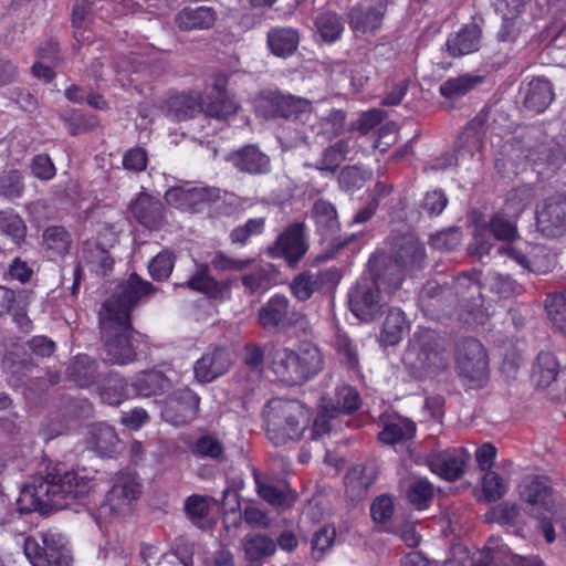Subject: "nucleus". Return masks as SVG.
Instances as JSON below:
<instances>
[{
    "label": "nucleus",
    "mask_w": 566,
    "mask_h": 566,
    "mask_svg": "<svg viewBox=\"0 0 566 566\" xmlns=\"http://www.w3.org/2000/svg\"><path fill=\"white\" fill-rule=\"evenodd\" d=\"M91 479L85 469H66L63 464L48 468L44 476H35L21 490L18 504L21 512L49 513L64 509L69 501L85 495Z\"/></svg>",
    "instance_id": "1"
},
{
    "label": "nucleus",
    "mask_w": 566,
    "mask_h": 566,
    "mask_svg": "<svg viewBox=\"0 0 566 566\" xmlns=\"http://www.w3.org/2000/svg\"><path fill=\"white\" fill-rule=\"evenodd\" d=\"M209 102L206 107L201 103L200 95L197 93L177 94L170 96L164 106V112L171 120L181 122L193 118L197 114L203 112L207 117L217 120H228L238 112L237 102L231 98L226 91V82L217 80L209 93Z\"/></svg>",
    "instance_id": "2"
},
{
    "label": "nucleus",
    "mask_w": 566,
    "mask_h": 566,
    "mask_svg": "<svg viewBox=\"0 0 566 566\" xmlns=\"http://www.w3.org/2000/svg\"><path fill=\"white\" fill-rule=\"evenodd\" d=\"M324 367L321 350L311 344L297 349L276 348L270 359V369L276 378L289 386L302 385L317 376Z\"/></svg>",
    "instance_id": "3"
},
{
    "label": "nucleus",
    "mask_w": 566,
    "mask_h": 566,
    "mask_svg": "<svg viewBox=\"0 0 566 566\" xmlns=\"http://www.w3.org/2000/svg\"><path fill=\"white\" fill-rule=\"evenodd\" d=\"M450 357L439 336L431 329L419 328L409 340L403 363L417 379L436 377L449 366Z\"/></svg>",
    "instance_id": "4"
},
{
    "label": "nucleus",
    "mask_w": 566,
    "mask_h": 566,
    "mask_svg": "<svg viewBox=\"0 0 566 566\" xmlns=\"http://www.w3.org/2000/svg\"><path fill=\"white\" fill-rule=\"evenodd\" d=\"M99 314V327L104 346V360L112 365H128L136 360L145 337L136 332L130 321Z\"/></svg>",
    "instance_id": "5"
},
{
    "label": "nucleus",
    "mask_w": 566,
    "mask_h": 566,
    "mask_svg": "<svg viewBox=\"0 0 566 566\" xmlns=\"http://www.w3.org/2000/svg\"><path fill=\"white\" fill-rule=\"evenodd\" d=\"M266 433L275 446L302 437L310 411L298 400L274 398L264 410Z\"/></svg>",
    "instance_id": "6"
},
{
    "label": "nucleus",
    "mask_w": 566,
    "mask_h": 566,
    "mask_svg": "<svg viewBox=\"0 0 566 566\" xmlns=\"http://www.w3.org/2000/svg\"><path fill=\"white\" fill-rule=\"evenodd\" d=\"M402 282V275L398 274L386 286L384 277H377L376 281H359L348 294L349 308L353 314L364 321L374 319L382 307L384 300L379 294L380 289H387L388 293L398 290Z\"/></svg>",
    "instance_id": "7"
},
{
    "label": "nucleus",
    "mask_w": 566,
    "mask_h": 566,
    "mask_svg": "<svg viewBox=\"0 0 566 566\" xmlns=\"http://www.w3.org/2000/svg\"><path fill=\"white\" fill-rule=\"evenodd\" d=\"M156 289L148 281L143 280L136 273H132L127 280L122 282L114 294L106 300L99 314H112L115 318L130 321V312L154 293Z\"/></svg>",
    "instance_id": "8"
},
{
    "label": "nucleus",
    "mask_w": 566,
    "mask_h": 566,
    "mask_svg": "<svg viewBox=\"0 0 566 566\" xmlns=\"http://www.w3.org/2000/svg\"><path fill=\"white\" fill-rule=\"evenodd\" d=\"M23 553L32 566H67L70 562L64 537L52 531L25 537Z\"/></svg>",
    "instance_id": "9"
},
{
    "label": "nucleus",
    "mask_w": 566,
    "mask_h": 566,
    "mask_svg": "<svg viewBox=\"0 0 566 566\" xmlns=\"http://www.w3.org/2000/svg\"><path fill=\"white\" fill-rule=\"evenodd\" d=\"M459 377L469 387H482L488 379L489 360L483 345L475 338L461 340L455 350Z\"/></svg>",
    "instance_id": "10"
},
{
    "label": "nucleus",
    "mask_w": 566,
    "mask_h": 566,
    "mask_svg": "<svg viewBox=\"0 0 566 566\" xmlns=\"http://www.w3.org/2000/svg\"><path fill=\"white\" fill-rule=\"evenodd\" d=\"M140 483L135 473L119 472L114 476L113 485L99 507V516L122 515L132 510L133 503L140 495Z\"/></svg>",
    "instance_id": "11"
},
{
    "label": "nucleus",
    "mask_w": 566,
    "mask_h": 566,
    "mask_svg": "<svg viewBox=\"0 0 566 566\" xmlns=\"http://www.w3.org/2000/svg\"><path fill=\"white\" fill-rule=\"evenodd\" d=\"M499 254H506L523 269L535 273H547L555 265V255L543 245H532L527 242H515L501 245Z\"/></svg>",
    "instance_id": "12"
},
{
    "label": "nucleus",
    "mask_w": 566,
    "mask_h": 566,
    "mask_svg": "<svg viewBox=\"0 0 566 566\" xmlns=\"http://www.w3.org/2000/svg\"><path fill=\"white\" fill-rule=\"evenodd\" d=\"M303 319V313L291 306L289 298L281 294L271 296L258 313V323L268 331L292 327Z\"/></svg>",
    "instance_id": "13"
},
{
    "label": "nucleus",
    "mask_w": 566,
    "mask_h": 566,
    "mask_svg": "<svg viewBox=\"0 0 566 566\" xmlns=\"http://www.w3.org/2000/svg\"><path fill=\"white\" fill-rule=\"evenodd\" d=\"M394 0H365L348 12L349 28L356 35H373L381 27L387 7Z\"/></svg>",
    "instance_id": "14"
},
{
    "label": "nucleus",
    "mask_w": 566,
    "mask_h": 566,
    "mask_svg": "<svg viewBox=\"0 0 566 566\" xmlns=\"http://www.w3.org/2000/svg\"><path fill=\"white\" fill-rule=\"evenodd\" d=\"M444 566H458L455 560H448ZM472 566H545L538 557H523L513 554L499 537H491L481 558Z\"/></svg>",
    "instance_id": "15"
},
{
    "label": "nucleus",
    "mask_w": 566,
    "mask_h": 566,
    "mask_svg": "<svg viewBox=\"0 0 566 566\" xmlns=\"http://www.w3.org/2000/svg\"><path fill=\"white\" fill-rule=\"evenodd\" d=\"M537 227L546 237L557 238L566 233V195L547 197L536 208Z\"/></svg>",
    "instance_id": "16"
},
{
    "label": "nucleus",
    "mask_w": 566,
    "mask_h": 566,
    "mask_svg": "<svg viewBox=\"0 0 566 566\" xmlns=\"http://www.w3.org/2000/svg\"><path fill=\"white\" fill-rule=\"evenodd\" d=\"M200 398L189 388H182L170 394L161 410L165 421L174 426H182L196 418Z\"/></svg>",
    "instance_id": "17"
},
{
    "label": "nucleus",
    "mask_w": 566,
    "mask_h": 566,
    "mask_svg": "<svg viewBox=\"0 0 566 566\" xmlns=\"http://www.w3.org/2000/svg\"><path fill=\"white\" fill-rule=\"evenodd\" d=\"M470 453L464 448H453L430 453L427 463L431 472L447 481H455L464 473Z\"/></svg>",
    "instance_id": "18"
},
{
    "label": "nucleus",
    "mask_w": 566,
    "mask_h": 566,
    "mask_svg": "<svg viewBox=\"0 0 566 566\" xmlns=\"http://www.w3.org/2000/svg\"><path fill=\"white\" fill-rule=\"evenodd\" d=\"M304 241V224L294 223L279 235L273 245L268 248V254L275 258H284L289 263L297 262L306 252Z\"/></svg>",
    "instance_id": "19"
},
{
    "label": "nucleus",
    "mask_w": 566,
    "mask_h": 566,
    "mask_svg": "<svg viewBox=\"0 0 566 566\" xmlns=\"http://www.w3.org/2000/svg\"><path fill=\"white\" fill-rule=\"evenodd\" d=\"M266 102L271 105L275 116L291 118L302 124L311 122L313 107L306 98L274 92L268 95Z\"/></svg>",
    "instance_id": "20"
},
{
    "label": "nucleus",
    "mask_w": 566,
    "mask_h": 566,
    "mask_svg": "<svg viewBox=\"0 0 566 566\" xmlns=\"http://www.w3.org/2000/svg\"><path fill=\"white\" fill-rule=\"evenodd\" d=\"M520 497L534 509H543L551 512L555 505V499L551 481L545 476H526L518 485Z\"/></svg>",
    "instance_id": "21"
},
{
    "label": "nucleus",
    "mask_w": 566,
    "mask_h": 566,
    "mask_svg": "<svg viewBox=\"0 0 566 566\" xmlns=\"http://www.w3.org/2000/svg\"><path fill=\"white\" fill-rule=\"evenodd\" d=\"M232 364L227 348L217 347L205 353L193 367L195 377L200 382H209L228 371Z\"/></svg>",
    "instance_id": "22"
},
{
    "label": "nucleus",
    "mask_w": 566,
    "mask_h": 566,
    "mask_svg": "<svg viewBox=\"0 0 566 566\" xmlns=\"http://www.w3.org/2000/svg\"><path fill=\"white\" fill-rule=\"evenodd\" d=\"M392 258L398 268L412 272L422 268L426 249L415 235L406 234L395 243Z\"/></svg>",
    "instance_id": "23"
},
{
    "label": "nucleus",
    "mask_w": 566,
    "mask_h": 566,
    "mask_svg": "<svg viewBox=\"0 0 566 566\" xmlns=\"http://www.w3.org/2000/svg\"><path fill=\"white\" fill-rule=\"evenodd\" d=\"M184 285L213 300L222 301L229 293V284L212 277L209 265L203 263L197 264L195 272Z\"/></svg>",
    "instance_id": "24"
},
{
    "label": "nucleus",
    "mask_w": 566,
    "mask_h": 566,
    "mask_svg": "<svg viewBox=\"0 0 566 566\" xmlns=\"http://www.w3.org/2000/svg\"><path fill=\"white\" fill-rule=\"evenodd\" d=\"M480 43L481 29L475 23H469L448 36L446 48L451 56L460 57L478 51Z\"/></svg>",
    "instance_id": "25"
},
{
    "label": "nucleus",
    "mask_w": 566,
    "mask_h": 566,
    "mask_svg": "<svg viewBox=\"0 0 566 566\" xmlns=\"http://www.w3.org/2000/svg\"><path fill=\"white\" fill-rule=\"evenodd\" d=\"M300 34L292 27H272L266 33V44L272 54L289 57L297 50Z\"/></svg>",
    "instance_id": "26"
},
{
    "label": "nucleus",
    "mask_w": 566,
    "mask_h": 566,
    "mask_svg": "<svg viewBox=\"0 0 566 566\" xmlns=\"http://www.w3.org/2000/svg\"><path fill=\"white\" fill-rule=\"evenodd\" d=\"M217 13L207 6L186 7L175 15V23L181 31L207 30L214 25Z\"/></svg>",
    "instance_id": "27"
},
{
    "label": "nucleus",
    "mask_w": 566,
    "mask_h": 566,
    "mask_svg": "<svg viewBox=\"0 0 566 566\" xmlns=\"http://www.w3.org/2000/svg\"><path fill=\"white\" fill-rule=\"evenodd\" d=\"M228 160L240 171L253 175L264 174L270 167L269 157L253 145L233 151Z\"/></svg>",
    "instance_id": "28"
},
{
    "label": "nucleus",
    "mask_w": 566,
    "mask_h": 566,
    "mask_svg": "<svg viewBox=\"0 0 566 566\" xmlns=\"http://www.w3.org/2000/svg\"><path fill=\"white\" fill-rule=\"evenodd\" d=\"M87 447L101 457H113L116 453L118 437L113 427L106 423H95L91 427Z\"/></svg>",
    "instance_id": "29"
},
{
    "label": "nucleus",
    "mask_w": 566,
    "mask_h": 566,
    "mask_svg": "<svg viewBox=\"0 0 566 566\" xmlns=\"http://www.w3.org/2000/svg\"><path fill=\"white\" fill-rule=\"evenodd\" d=\"M554 99L552 83L544 77L532 80L524 92V105L535 113L544 112Z\"/></svg>",
    "instance_id": "30"
},
{
    "label": "nucleus",
    "mask_w": 566,
    "mask_h": 566,
    "mask_svg": "<svg viewBox=\"0 0 566 566\" xmlns=\"http://www.w3.org/2000/svg\"><path fill=\"white\" fill-rule=\"evenodd\" d=\"M248 566H262V560L276 552V543L264 534L247 535L242 542Z\"/></svg>",
    "instance_id": "31"
},
{
    "label": "nucleus",
    "mask_w": 566,
    "mask_h": 566,
    "mask_svg": "<svg viewBox=\"0 0 566 566\" xmlns=\"http://www.w3.org/2000/svg\"><path fill=\"white\" fill-rule=\"evenodd\" d=\"M130 209L138 222L148 229H157L163 223L164 207L148 195H140Z\"/></svg>",
    "instance_id": "32"
},
{
    "label": "nucleus",
    "mask_w": 566,
    "mask_h": 566,
    "mask_svg": "<svg viewBox=\"0 0 566 566\" xmlns=\"http://www.w3.org/2000/svg\"><path fill=\"white\" fill-rule=\"evenodd\" d=\"M170 386V380L159 370L142 371L132 382L136 395L145 398L163 395Z\"/></svg>",
    "instance_id": "33"
},
{
    "label": "nucleus",
    "mask_w": 566,
    "mask_h": 566,
    "mask_svg": "<svg viewBox=\"0 0 566 566\" xmlns=\"http://www.w3.org/2000/svg\"><path fill=\"white\" fill-rule=\"evenodd\" d=\"M322 402L332 410V416L340 413H352L356 411L360 403L358 391L352 386H342L336 388L332 397L323 398Z\"/></svg>",
    "instance_id": "34"
},
{
    "label": "nucleus",
    "mask_w": 566,
    "mask_h": 566,
    "mask_svg": "<svg viewBox=\"0 0 566 566\" xmlns=\"http://www.w3.org/2000/svg\"><path fill=\"white\" fill-rule=\"evenodd\" d=\"M312 217L317 231L325 238L334 235L339 230V222L335 207L324 199L315 201L312 208Z\"/></svg>",
    "instance_id": "35"
},
{
    "label": "nucleus",
    "mask_w": 566,
    "mask_h": 566,
    "mask_svg": "<svg viewBox=\"0 0 566 566\" xmlns=\"http://www.w3.org/2000/svg\"><path fill=\"white\" fill-rule=\"evenodd\" d=\"M67 378L78 387H90L97 378L96 363L87 355H77L67 366Z\"/></svg>",
    "instance_id": "36"
},
{
    "label": "nucleus",
    "mask_w": 566,
    "mask_h": 566,
    "mask_svg": "<svg viewBox=\"0 0 566 566\" xmlns=\"http://www.w3.org/2000/svg\"><path fill=\"white\" fill-rule=\"evenodd\" d=\"M408 328V323L403 312L399 308H390L385 318L380 339L384 344L394 346L398 344Z\"/></svg>",
    "instance_id": "37"
},
{
    "label": "nucleus",
    "mask_w": 566,
    "mask_h": 566,
    "mask_svg": "<svg viewBox=\"0 0 566 566\" xmlns=\"http://www.w3.org/2000/svg\"><path fill=\"white\" fill-rule=\"evenodd\" d=\"M315 28L324 42L334 43L340 39L345 25L339 14L325 11L315 18Z\"/></svg>",
    "instance_id": "38"
},
{
    "label": "nucleus",
    "mask_w": 566,
    "mask_h": 566,
    "mask_svg": "<svg viewBox=\"0 0 566 566\" xmlns=\"http://www.w3.org/2000/svg\"><path fill=\"white\" fill-rule=\"evenodd\" d=\"M242 284L249 294L264 293L274 282L271 264L256 265L251 272L242 275Z\"/></svg>",
    "instance_id": "39"
},
{
    "label": "nucleus",
    "mask_w": 566,
    "mask_h": 566,
    "mask_svg": "<svg viewBox=\"0 0 566 566\" xmlns=\"http://www.w3.org/2000/svg\"><path fill=\"white\" fill-rule=\"evenodd\" d=\"M27 224L13 209L0 211V234L8 237L14 243H20L27 235Z\"/></svg>",
    "instance_id": "40"
},
{
    "label": "nucleus",
    "mask_w": 566,
    "mask_h": 566,
    "mask_svg": "<svg viewBox=\"0 0 566 566\" xmlns=\"http://www.w3.org/2000/svg\"><path fill=\"white\" fill-rule=\"evenodd\" d=\"M84 260L91 271L102 275H105L113 266V259L108 251L95 241L85 242Z\"/></svg>",
    "instance_id": "41"
},
{
    "label": "nucleus",
    "mask_w": 566,
    "mask_h": 566,
    "mask_svg": "<svg viewBox=\"0 0 566 566\" xmlns=\"http://www.w3.org/2000/svg\"><path fill=\"white\" fill-rule=\"evenodd\" d=\"M220 199L221 190L219 188L190 182L188 205L187 209H184V211H200L205 206Z\"/></svg>",
    "instance_id": "42"
},
{
    "label": "nucleus",
    "mask_w": 566,
    "mask_h": 566,
    "mask_svg": "<svg viewBox=\"0 0 566 566\" xmlns=\"http://www.w3.org/2000/svg\"><path fill=\"white\" fill-rule=\"evenodd\" d=\"M481 82L482 78L480 76L463 74L444 81L440 85L439 91L443 97L454 99L465 95Z\"/></svg>",
    "instance_id": "43"
},
{
    "label": "nucleus",
    "mask_w": 566,
    "mask_h": 566,
    "mask_svg": "<svg viewBox=\"0 0 566 566\" xmlns=\"http://www.w3.org/2000/svg\"><path fill=\"white\" fill-rule=\"evenodd\" d=\"M416 433V424L408 419H398L387 423L379 432V439L387 444H396L411 439Z\"/></svg>",
    "instance_id": "44"
},
{
    "label": "nucleus",
    "mask_w": 566,
    "mask_h": 566,
    "mask_svg": "<svg viewBox=\"0 0 566 566\" xmlns=\"http://www.w3.org/2000/svg\"><path fill=\"white\" fill-rule=\"evenodd\" d=\"M43 243L53 255H64L72 243L69 231L60 226H51L43 233Z\"/></svg>",
    "instance_id": "45"
},
{
    "label": "nucleus",
    "mask_w": 566,
    "mask_h": 566,
    "mask_svg": "<svg viewBox=\"0 0 566 566\" xmlns=\"http://www.w3.org/2000/svg\"><path fill=\"white\" fill-rule=\"evenodd\" d=\"M558 366L559 364L553 354L541 352L533 371L537 384L542 387H547L553 382L556 379Z\"/></svg>",
    "instance_id": "46"
},
{
    "label": "nucleus",
    "mask_w": 566,
    "mask_h": 566,
    "mask_svg": "<svg viewBox=\"0 0 566 566\" xmlns=\"http://www.w3.org/2000/svg\"><path fill=\"white\" fill-rule=\"evenodd\" d=\"M348 151L349 145L347 140L336 142L323 151L322 158L316 165L317 169L334 172L346 159Z\"/></svg>",
    "instance_id": "47"
},
{
    "label": "nucleus",
    "mask_w": 566,
    "mask_h": 566,
    "mask_svg": "<svg viewBox=\"0 0 566 566\" xmlns=\"http://www.w3.org/2000/svg\"><path fill=\"white\" fill-rule=\"evenodd\" d=\"M333 344L340 361L348 369L356 370L359 366V355L352 339L344 333H337Z\"/></svg>",
    "instance_id": "48"
},
{
    "label": "nucleus",
    "mask_w": 566,
    "mask_h": 566,
    "mask_svg": "<svg viewBox=\"0 0 566 566\" xmlns=\"http://www.w3.org/2000/svg\"><path fill=\"white\" fill-rule=\"evenodd\" d=\"M433 496L432 484L426 479H419L410 483L407 497L417 510H424L429 506Z\"/></svg>",
    "instance_id": "49"
},
{
    "label": "nucleus",
    "mask_w": 566,
    "mask_h": 566,
    "mask_svg": "<svg viewBox=\"0 0 566 566\" xmlns=\"http://www.w3.org/2000/svg\"><path fill=\"white\" fill-rule=\"evenodd\" d=\"M101 399L109 406L120 405L127 397L126 384L117 375H111L99 390Z\"/></svg>",
    "instance_id": "50"
},
{
    "label": "nucleus",
    "mask_w": 566,
    "mask_h": 566,
    "mask_svg": "<svg viewBox=\"0 0 566 566\" xmlns=\"http://www.w3.org/2000/svg\"><path fill=\"white\" fill-rule=\"evenodd\" d=\"M24 184L18 170H9L0 176V196L7 200H15L22 197Z\"/></svg>",
    "instance_id": "51"
},
{
    "label": "nucleus",
    "mask_w": 566,
    "mask_h": 566,
    "mask_svg": "<svg viewBox=\"0 0 566 566\" xmlns=\"http://www.w3.org/2000/svg\"><path fill=\"white\" fill-rule=\"evenodd\" d=\"M545 308L553 324L566 334V302L564 295H548L545 300Z\"/></svg>",
    "instance_id": "52"
},
{
    "label": "nucleus",
    "mask_w": 566,
    "mask_h": 566,
    "mask_svg": "<svg viewBox=\"0 0 566 566\" xmlns=\"http://www.w3.org/2000/svg\"><path fill=\"white\" fill-rule=\"evenodd\" d=\"M174 253L168 250H164L154 256L149 262V274L156 281H165L170 276L174 270Z\"/></svg>",
    "instance_id": "53"
},
{
    "label": "nucleus",
    "mask_w": 566,
    "mask_h": 566,
    "mask_svg": "<svg viewBox=\"0 0 566 566\" xmlns=\"http://www.w3.org/2000/svg\"><path fill=\"white\" fill-rule=\"evenodd\" d=\"M191 452L200 458L220 460L223 454V447L213 436L205 434L193 443Z\"/></svg>",
    "instance_id": "54"
},
{
    "label": "nucleus",
    "mask_w": 566,
    "mask_h": 566,
    "mask_svg": "<svg viewBox=\"0 0 566 566\" xmlns=\"http://www.w3.org/2000/svg\"><path fill=\"white\" fill-rule=\"evenodd\" d=\"M319 280L312 273L298 274L291 283L293 295L300 301L308 300L318 289Z\"/></svg>",
    "instance_id": "55"
},
{
    "label": "nucleus",
    "mask_w": 566,
    "mask_h": 566,
    "mask_svg": "<svg viewBox=\"0 0 566 566\" xmlns=\"http://www.w3.org/2000/svg\"><path fill=\"white\" fill-rule=\"evenodd\" d=\"M482 491L488 502H494L505 495L507 485L497 473L488 471L483 476Z\"/></svg>",
    "instance_id": "56"
},
{
    "label": "nucleus",
    "mask_w": 566,
    "mask_h": 566,
    "mask_svg": "<svg viewBox=\"0 0 566 566\" xmlns=\"http://www.w3.org/2000/svg\"><path fill=\"white\" fill-rule=\"evenodd\" d=\"M265 218H252L244 224L234 228L230 233L233 243L245 244L253 235L261 234L264 230Z\"/></svg>",
    "instance_id": "57"
},
{
    "label": "nucleus",
    "mask_w": 566,
    "mask_h": 566,
    "mask_svg": "<svg viewBox=\"0 0 566 566\" xmlns=\"http://www.w3.org/2000/svg\"><path fill=\"white\" fill-rule=\"evenodd\" d=\"M490 232L497 240L511 241L517 234L514 222L506 219L501 213H496L489 222Z\"/></svg>",
    "instance_id": "58"
},
{
    "label": "nucleus",
    "mask_w": 566,
    "mask_h": 566,
    "mask_svg": "<svg viewBox=\"0 0 566 566\" xmlns=\"http://www.w3.org/2000/svg\"><path fill=\"white\" fill-rule=\"evenodd\" d=\"M532 193L528 189H514L507 195L505 211L511 217H518L531 203Z\"/></svg>",
    "instance_id": "59"
},
{
    "label": "nucleus",
    "mask_w": 566,
    "mask_h": 566,
    "mask_svg": "<svg viewBox=\"0 0 566 566\" xmlns=\"http://www.w3.org/2000/svg\"><path fill=\"white\" fill-rule=\"evenodd\" d=\"M336 418L337 416H332V410H328L327 407L323 402H321L318 413L310 429L311 438L319 439L323 436L327 434L333 429V421Z\"/></svg>",
    "instance_id": "60"
},
{
    "label": "nucleus",
    "mask_w": 566,
    "mask_h": 566,
    "mask_svg": "<svg viewBox=\"0 0 566 566\" xmlns=\"http://www.w3.org/2000/svg\"><path fill=\"white\" fill-rule=\"evenodd\" d=\"M461 240V232L459 229H448L430 237V245L439 251H450L459 245Z\"/></svg>",
    "instance_id": "61"
},
{
    "label": "nucleus",
    "mask_w": 566,
    "mask_h": 566,
    "mask_svg": "<svg viewBox=\"0 0 566 566\" xmlns=\"http://www.w3.org/2000/svg\"><path fill=\"white\" fill-rule=\"evenodd\" d=\"M502 25L497 32L500 42L513 43L522 31V20L516 17H511L509 12L502 15Z\"/></svg>",
    "instance_id": "62"
},
{
    "label": "nucleus",
    "mask_w": 566,
    "mask_h": 566,
    "mask_svg": "<svg viewBox=\"0 0 566 566\" xmlns=\"http://www.w3.org/2000/svg\"><path fill=\"white\" fill-rule=\"evenodd\" d=\"M34 275V270L27 261L21 258H14L6 272V276L9 280L18 281L21 284H25L31 281Z\"/></svg>",
    "instance_id": "63"
},
{
    "label": "nucleus",
    "mask_w": 566,
    "mask_h": 566,
    "mask_svg": "<svg viewBox=\"0 0 566 566\" xmlns=\"http://www.w3.org/2000/svg\"><path fill=\"white\" fill-rule=\"evenodd\" d=\"M370 172L357 166L345 167L339 175V182L346 189L360 188Z\"/></svg>",
    "instance_id": "64"
}]
</instances>
